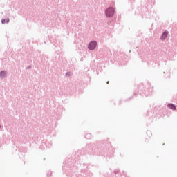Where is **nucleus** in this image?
<instances>
[{"label": "nucleus", "instance_id": "1", "mask_svg": "<svg viewBox=\"0 0 177 177\" xmlns=\"http://www.w3.org/2000/svg\"><path fill=\"white\" fill-rule=\"evenodd\" d=\"M114 8L109 7L105 10V16L106 17H113V16H114Z\"/></svg>", "mask_w": 177, "mask_h": 177}, {"label": "nucleus", "instance_id": "2", "mask_svg": "<svg viewBox=\"0 0 177 177\" xmlns=\"http://www.w3.org/2000/svg\"><path fill=\"white\" fill-rule=\"evenodd\" d=\"M97 45V43L96 41H90L88 45V50H95Z\"/></svg>", "mask_w": 177, "mask_h": 177}, {"label": "nucleus", "instance_id": "3", "mask_svg": "<svg viewBox=\"0 0 177 177\" xmlns=\"http://www.w3.org/2000/svg\"><path fill=\"white\" fill-rule=\"evenodd\" d=\"M6 77H8V71H1L0 72V78H1V80H3V78H6Z\"/></svg>", "mask_w": 177, "mask_h": 177}, {"label": "nucleus", "instance_id": "4", "mask_svg": "<svg viewBox=\"0 0 177 177\" xmlns=\"http://www.w3.org/2000/svg\"><path fill=\"white\" fill-rule=\"evenodd\" d=\"M167 37H168V32H167V31H165V32L162 33V36H161V37H160V39H161L162 41H165V39H167Z\"/></svg>", "mask_w": 177, "mask_h": 177}, {"label": "nucleus", "instance_id": "5", "mask_svg": "<svg viewBox=\"0 0 177 177\" xmlns=\"http://www.w3.org/2000/svg\"><path fill=\"white\" fill-rule=\"evenodd\" d=\"M168 107L169 109H171V110H176V106L173 104H169Z\"/></svg>", "mask_w": 177, "mask_h": 177}, {"label": "nucleus", "instance_id": "6", "mask_svg": "<svg viewBox=\"0 0 177 177\" xmlns=\"http://www.w3.org/2000/svg\"><path fill=\"white\" fill-rule=\"evenodd\" d=\"M71 75V72H66V75H65L66 77H70Z\"/></svg>", "mask_w": 177, "mask_h": 177}, {"label": "nucleus", "instance_id": "7", "mask_svg": "<svg viewBox=\"0 0 177 177\" xmlns=\"http://www.w3.org/2000/svg\"><path fill=\"white\" fill-rule=\"evenodd\" d=\"M1 23H2V24H5L6 23V19H2Z\"/></svg>", "mask_w": 177, "mask_h": 177}, {"label": "nucleus", "instance_id": "8", "mask_svg": "<svg viewBox=\"0 0 177 177\" xmlns=\"http://www.w3.org/2000/svg\"><path fill=\"white\" fill-rule=\"evenodd\" d=\"M6 23H9V21H10L9 18L6 19Z\"/></svg>", "mask_w": 177, "mask_h": 177}, {"label": "nucleus", "instance_id": "9", "mask_svg": "<svg viewBox=\"0 0 177 177\" xmlns=\"http://www.w3.org/2000/svg\"><path fill=\"white\" fill-rule=\"evenodd\" d=\"M109 82H109V81H108V82H106V84H109Z\"/></svg>", "mask_w": 177, "mask_h": 177}, {"label": "nucleus", "instance_id": "10", "mask_svg": "<svg viewBox=\"0 0 177 177\" xmlns=\"http://www.w3.org/2000/svg\"><path fill=\"white\" fill-rule=\"evenodd\" d=\"M0 128H1V125H0Z\"/></svg>", "mask_w": 177, "mask_h": 177}]
</instances>
